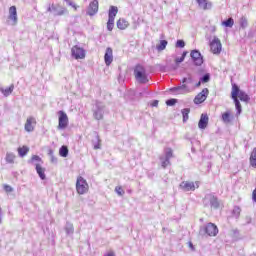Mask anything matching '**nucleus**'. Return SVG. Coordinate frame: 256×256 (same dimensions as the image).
<instances>
[{
	"label": "nucleus",
	"mask_w": 256,
	"mask_h": 256,
	"mask_svg": "<svg viewBox=\"0 0 256 256\" xmlns=\"http://www.w3.org/2000/svg\"><path fill=\"white\" fill-rule=\"evenodd\" d=\"M189 113H191V109L190 108H184L182 110V115H183V122H187L189 120Z\"/></svg>",
	"instance_id": "32"
},
{
	"label": "nucleus",
	"mask_w": 256,
	"mask_h": 256,
	"mask_svg": "<svg viewBox=\"0 0 256 256\" xmlns=\"http://www.w3.org/2000/svg\"><path fill=\"white\" fill-rule=\"evenodd\" d=\"M232 217L235 219H239L241 217V208L239 206H235L232 210Z\"/></svg>",
	"instance_id": "30"
},
{
	"label": "nucleus",
	"mask_w": 256,
	"mask_h": 256,
	"mask_svg": "<svg viewBox=\"0 0 256 256\" xmlns=\"http://www.w3.org/2000/svg\"><path fill=\"white\" fill-rule=\"evenodd\" d=\"M159 105V100H154L152 102V107H157Z\"/></svg>",
	"instance_id": "51"
},
{
	"label": "nucleus",
	"mask_w": 256,
	"mask_h": 256,
	"mask_svg": "<svg viewBox=\"0 0 256 256\" xmlns=\"http://www.w3.org/2000/svg\"><path fill=\"white\" fill-rule=\"evenodd\" d=\"M209 96V89L204 88L200 93L197 94V96L194 98L195 105H201V103H204V101L207 100V97Z\"/></svg>",
	"instance_id": "12"
},
{
	"label": "nucleus",
	"mask_w": 256,
	"mask_h": 256,
	"mask_svg": "<svg viewBox=\"0 0 256 256\" xmlns=\"http://www.w3.org/2000/svg\"><path fill=\"white\" fill-rule=\"evenodd\" d=\"M76 191L78 195H85V193L89 191V184L87 183V180H85V178L82 176L77 178Z\"/></svg>",
	"instance_id": "5"
},
{
	"label": "nucleus",
	"mask_w": 256,
	"mask_h": 256,
	"mask_svg": "<svg viewBox=\"0 0 256 256\" xmlns=\"http://www.w3.org/2000/svg\"><path fill=\"white\" fill-rule=\"evenodd\" d=\"M244 225H249V224H251V221H252V219H251V216H246L245 218H244Z\"/></svg>",
	"instance_id": "48"
},
{
	"label": "nucleus",
	"mask_w": 256,
	"mask_h": 256,
	"mask_svg": "<svg viewBox=\"0 0 256 256\" xmlns=\"http://www.w3.org/2000/svg\"><path fill=\"white\" fill-rule=\"evenodd\" d=\"M219 233V228L213 223H208L205 227L200 229V235H208L209 237H215Z\"/></svg>",
	"instance_id": "6"
},
{
	"label": "nucleus",
	"mask_w": 256,
	"mask_h": 256,
	"mask_svg": "<svg viewBox=\"0 0 256 256\" xmlns=\"http://www.w3.org/2000/svg\"><path fill=\"white\" fill-rule=\"evenodd\" d=\"M69 127V116L65 111L60 110L58 111V126L57 129L63 131V129H67Z\"/></svg>",
	"instance_id": "4"
},
{
	"label": "nucleus",
	"mask_w": 256,
	"mask_h": 256,
	"mask_svg": "<svg viewBox=\"0 0 256 256\" xmlns=\"http://www.w3.org/2000/svg\"><path fill=\"white\" fill-rule=\"evenodd\" d=\"M235 89H237L236 99H240V101H243L244 103H249V101H251V98L249 97V95H247V93H245V91L239 89V86L237 84H232L231 93H233Z\"/></svg>",
	"instance_id": "10"
},
{
	"label": "nucleus",
	"mask_w": 256,
	"mask_h": 256,
	"mask_svg": "<svg viewBox=\"0 0 256 256\" xmlns=\"http://www.w3.org/2000/svg\"><path fill=\"white\" fill-rule=\"evenodd\" d=\"M105 256H115L114 252H109L108 254H106Z\"/></svg>",
	"instance_id": "55"
},
{
	"label": "nucleus",
	"mask_w": 256,
	"mask_h": 256,
	"mask_svg": "<svg viewBox=\"0 0 256 256\" xmlns=\"http://www.w3.org/2000/svg\"><path fill=\"white\" fill-rule=\"evenodd\" d=\"M250 165L256 169V147L253 149L250 155Z\"/></svg>",
	"instance_id": "26"
},
{
	"label": "nucleus",
	"mask_w": 256,
	"mask_h": 256,
	"mask_svg": "<svg viewBox=\"0 0 256 256\" xmlns=\"http://www.w3.org/2000/svg\"><path fill=\"white\" fill-rule=\"evenodd\" d=\"M190 57L193 59L197 67L203 65V56H201V52H199V50H193L190 54Z\"/></svg>",
	"instance_id": "15"
},
{
	"label": "nucleus",
	"mask_w": 256,
	"mask_h": 256,
	"mask_svg": "<svg viewBox=\"0 0 256 256\" xmlns=\"http://www.w3.org/2000/svg\"><path fill=\"white\" fill-rule=\"evenodd\" d=\"M94 149H101V139H99V135H96V143H94Z\"/></svg>",
	"instance_id": "41"
},
{
	"label": "nucleus",
	"mask_w": 256,
	"mask_h": 256,
	"mask_svg": "<svg viewBox=\"0 0 256 256\" xmlns=\"http://www.w3.org/2000/svg\"><path fill=\"white\" fill-rule=\"evenodd\" d=\"M160 161L163 169H167V167L171 165V160H169L168 158H164L163 156L160 157Z\"/></svg>",
	"instance_id": "31"
},
{
	"label": "nucleus",
	"mask_w": 256,
	"mask_h": 256,
	"mask_svg": "<svg viewBox=\"0 0 256 256\" xmlns=\"http://www.w3.org/2000/svg\"><path fill=\"white\" fill-rule=\"evenodd\" d=\"M59 155L61 157H67V155H69V148H67V146H62L59 150Z\"/></svg>",
	"instance_id": "35"
},
{
	"label": "nucleus",
	"mask_w": 256,
	"mask_h": 256,
	"mask_svg": "<svg viewBox=\"0 0 256 256\" xmlns=\"http://www.w3.org/2000/svg\"><path fill=\"white\" fill-rule=\"evenodd\" d=\"M231 98L233 99L237 111V115H241L242 107L239 98H237V88H234V91L231 92Z\"/></svg>",
	"instance_id": "16"
},
{
	"label": "nucleus",
	"mask_w": 256,
	"mask_h": 256,
	"mask_svg": "<svg viewBox=\"0 0 256 256\" xmlns=\"http://www.w3.org/2000/svg\"><path fill=\"white\" fill-rule=\"evenodd\" d=\"M113 27H115V20L108 19V22H107L108 31H113Z\"/></svg>",
	"instance_id": "39"
},
{
	"label": "nucleus",
	"mask_w": 256,
	"mask_h": 256,
	"mask_svg": "<svg viewBox=\"0 0 256 256\" xmlns=\"http://www.w3.org/2000/svg\"><path fill=\"white\" fill-rule=\"evenodd\" d=\"M97 13H99V1L93 0L87 7L86 15H89V17H94V15H97Z\"/></svg>",
	"instance_id": "11"
},
{
	"label": "nucleus",
	"mask_w": 256,
	"mask_h": 256,
	"mask_svg": "<svg viewBox=\"0 0 256 256\" xmlns=\"http://www.w3.org/2000/svg\"><path fill=\"white\" fill-rule=\"evenodd\" d=\"M222 120L224 121V123H231V114L229 112H225L222 115Z\"/></svg>",
	"instance_id": "37"
},
{
	"label": "nucleus",
	"mask_w": 256,
	"mask_h": 256,
	"mask_svg": "<svg viewBox=\"0 0 256 256\" xmlns=\"http://www.w3.org/2000/svg\"><path fill=\"white\" fill-rule=\"evenodd\" d=\"M28 153H29V147L23 146L18 148V155L20 157H25V155H27Z\"/></svg>",
	"instance_id": "29"
},
{
	"label": "nucleus",
	"mask_w": 256,
	"mask_h": 256,
	"mask_svg": "<svg viewBox=\"0 0 256 256\" xmlns=\"http://www.w3.org/2000/svg\"><path fill=\"white\" fill-rule=\"evenodd\" d=\"M67 5H69L70 7H73V9H75V11H77V5H75V3H73L71 0H64Z\"/></svg>",
	"instance_id": "44"
},
{
	"label": "nucleus",
	"mask_w": 256,
	"mask_h": 256,
	"mask_svg": "<svg viewBox=\"0 0 256 256\" xmlns=\"http://www.w3.org/2000/svg\"><path fill=\"white\" fill-rule=\"evenodd\" d=\"M180 188L183 190V191H195V183L193 182H189V181H183L181 182L180 184Z\"/></svg>",
	"instance_id": "21"
},
{
	"label": "nucleus",
	"mask_w": 256,
	"mask_h": 256,
	"mask_svg": "<svg viewBox=\"0 0 256 256\" xmlns=\"http://www.w3.org/2000/svg\"><path fill=\"white\" fill-rule=\"evenodd\" d=\"M201 80L198 82V83H196V85H195V87H201Z\"/></svg>",
	"instance_id": "56"
},
{
	"label": "nucleus",
	"mask_w": 256,
	"mask_h": 256,
	"mask_svg": "<svg viewBox=\"0 0 256 256\" xmlns=\"http://www.w3.org/2000/svg\"><path fill=\"white\" fill-rule=\"evenodd\" d=\"M71 55L74 59H85V49L79 46H73L71 49Z\"/></svg>",
	"instance_id": "13"
},
{
	"label": "nucleus",
	"mask_w": 256,
	"mask_h": 256,
	"mask_svg": "<svg viewBox=\"0 0 256 256\" xmlns=\"http://www.w3.org/2000/svg\"><path fill=\"white\" fill-rule=\"evenodd\" d=\"M13 89H15V86L12 84L7 88H0L1 93L4 95V97H9L13 93Z\"/></svg>",
	"instance_id": "23"
},
{
	"label": "nucleus",
	"mask_w": 256,
	"mask_h": 256,
	"mask_svg": "<svg viewBox=\"0 0 256 256\" xmlns=\"http://www.w3.org/2000/svg\"><path fill=\"white\" fill-rule=\"evenodd\" d=\"M117 27L121 31H124V29H127V27H129V22L127 20H125V19H119L117 21Z\"/></svg>",
	"instance_id": "24"
},
{
	"label": "nucleus",
	"mask_w": 256,
	"mask_h": 256,
	"mask_svg": "<svg viewBox=\"0 0 256 256\" xmlns=\"http://www.w3.org/2000/svg\"><path fill=\"white\" fill-rule=\"evenodd\" d=\"M200 9L203 11H208L209 9L213 8V3L207 0H196Z\"/></svg>",
	"instance_id": "18"
},
{
	"label": "nucleus",
	"mask_w": 256,
	"mask_h": 256,
	"mask_svg": "<svg viewBox=\"0 0 256 256\" xmlns=\"http://www.w3.org/2000/svg\"><path fill=\"white\" fill-rule=\"evenodd\" d=\"M47 13H52L54 17H62V15H69V10L59 4L52 3L48 5Z\"/></svg>",
	"instance_id": "2"
},
{
	"label": "nucleus",
	"mask_w": 256,
	"mask_h": 256,
	"mask_svg": "<svg viewBox=\"0 0 256 256\" xmlns=\"http://www.w3.org/2000/svg\"><path fill=\"white\" fill-rule=\"evenodd\" d=\"M247 25H248L247 18L242 17V18L240 19V27H241L242 29H247Z\"/></svg>",
	"instance_id": "38"
},
{
	"label": "nucleus",
	"mask_w": 256,
	"mask_h": 256,
	"mask_svg": "<svg viewBox=\"0 0 256 256\" xmlns=\"http://www.w3.org/2000/svg\"><path fill=\"white\" fill-rule=\"evenodd\" d=\"M4 190L6 191V193H12L13 187H11L10 185L5 184L4 185Z\"/></svg>",
	"instance_id": "46"
},
{
	"label": "nucleus",
	"mask_w": 256,
	"mask_h": 256,
	"mask_svg": "<svg viewBox=\"0 0 256 256\" xmlns=\"http://www.w3.org/2000/svg\"><path fill=\"white\" fill-rule=\"evenodd\" d=\"M15 154H13V153H11V152H8L7 154H6V163H10V164H13V163H15Z\"/></svg>",
	"instance_id": "33"
},
{
	"label": "nucleus",
	"mask_w": 256,
	"mask_h": 256,
	"mask_svg": "<svg viewBox=\"0 0 256 256\" xmlns=\"http://www.w3.org/2000/svg\"><path fill=\"white\" fill-rule=\"evenodd\" d=\"M252 199H253V201H255V203H256V188H255V190H254L253 193H252Z\"/></svg>",
	"instance_id": "52"
},
{
	"label": "nucleus",
	"mask_w": 256,
	"mask_h": 256,
	"mask_svg": "<svg viewBox=\"0 0 256 256\" xmlns=\"http://www.w3.org/2000/svg\"><path fill=\"white\" fill-rule=\"evenodd\" d=\"M117 13H119V9L117 8V6H111L109 9L108 19L115 21Z\"/></svg>",
	"instance_id": "22"
},
{
	"label": "nucleus",
	"mask_w": 256,
	"mask_h": 256,
	"mask_svg": "<svg viewBox=\"0 0 256 256\" xmlns=\"http://www.w3.org/2000/svg\"><path fill=\"white\" fill-rule=\"evenodd\" d=\"M52 163H57V158L52 156Z\"/></svg>",
	"instance_id": "57"
},
{
	"label": "nucleus",
	"mask_w": 256,
	"mask_h": 256,
	"mask_svg": "<svg viewBox=\"0 0 256 256\" xmlns=\"http://www.w3.org/2000/svg\"><path fill=\"white\" fill-rule=\"evenodd\" d=\"M232 233H233L234 237H239V230L238 229L232 230Z\"/></svg>",
	"instance_id": "50"
},
{
	"label": "nucleus",
	"mask_w": 256,
	"mask_h": 256,
	"mask_svg": "<svg viewBox=\"0 0 256 256\" xmlns=\"http://www.w3.org/2000/svg\"><path fill=\"white\" fill-rule=\"evenodd\" d=\"M191 83H193V78L191 76L188 78H183L182 85L172 88L171 91L179 93L180 95L191 93V87L188 86L191 85Z\"/></svg>",
	"instance_id": "1"
},
{
	"label": "nucleus",
	"mask_w": 256,
	"mask_h": 256,
	"mask_svg": "<svg viewBox=\"0 0 256 256\" xmlns=\"http://www.w3.org/2000/svg\"><path fill=\"white\" fill-rule=\"evenodd\" d=\"M221 25L223 27H229L231 29V27L235 25V20H233V18H228L227 20L222 21Z\"/></svg>",
	"instance_id": "28"
},
{
	"label": "nucleus",
	"mask_w": 256,
	"mask_h": 256,
	"mask_svg": "<svg viewBox=\"0 0 256 256\" xmlns=\"http://www.w3.org/2000/svg\"><path fill=\"white\" fill-rule=\"evenodd\" d=\"M134 75L138 82L140 83H148L149 79L147 78V72L145 67L142 65H137L134 69Z\"/></svg>",
	"instance_id": "3"
},
{
	"label": "nucleus",
	"mask_w": 256,
	"mask_h": 256,
	"mask_svg": "<svg viewBox=\"0 0 256 256\" xmlns=\"http://www.w3.org/2000/svg\"><path fill=\"white\" fill-rule=\"evenodd\" d=\"M177 103V99L172 98L166 101V105H168V107H173V105H175Z\"/></svg>",
	"instance_id": "42"
},
{
	"label": "nucleus",
	"mask_w": 256,
	"mask_h": 256,
	"mask_svg": "<svg viewBox=\"0 0 256 256\" xmlns=\"http://www.w3.org/2000/svg\"><path fill=\"white\" fill-rule=\"evenodd\" d=\"M165 159L171 160L173 157V150L171 148L165 149V156H163Z\"/></svg>",
	"instance_id": "36"
},
{
	"label": "nucleus",
	"mask_w": 256,
	"mask_h": 256,
	"mask_svg": "<svg viewBox=\"0 0 256 256\" xmlns=\"http://www.w3.org/2000/svg\"><path fill=\"white\" fill-rule=\"evenodd\" d=\"M167 40H161L160 44L156 46L157 51H165L166 47H167Z\"/></svg>",
	"instance_id": "34"
},
{
	"label": "nucleus",
	"mask_w": 256,
	"mask_h": 256,
	"mask_svg": "<svg viewBox=\"0 0 256 256\" xmlns=\"http://www.w3.org/2000/svg\"><path fill=\"white\" fill-rule=\"evenodd\" d=\"M207 125H209V116L207 114H201L198 122L199 129H207Z\"/></svg>",
	"instance_id": "19"
},
{
	"label": "nucleus",
	"mask_w": 256,
	"mask_h": 256,
	"mask_svg": "<svg viewBox=\"0 0 256 256\" xmlns=\"http://www.w3.org/2000/svg\"><path fill=\"white\" fill-rule=\"evenodd\" d=\"M183 59H185V57H187V51H184L183 53H182V56H181Z\"/></svg>",
	"instance_id": "54"
},
{
	"label": "nucleus",
	"mask_w": 256,
	"mask_h": 256,
	"mask_svg": "<svg viewBox=\"0 0 256 256\" xmlns=\"http://www.w3.org/2000/svg\"><path fill=\"white\" fill-rule=\"evenodd\" d=\"M104 61L107 65V67H109V65H111V63H113V49L111 48H107L105 55H104Z\"/></svg>",
	"instance_id": "20"
},
{
	"label": "nucleus",
	"mask_w": 256,
	"mask_h": 256,
	"mask_svg": "<svg viewBox=\"0 0 256 256\" xmlns=\"http://www.w3.org/2000/svg\"><path fill=\"white\" fill-rule=\"evenodd\" d=\"M176 47H179L180 49H183V47H185V41L177 40Z\"/></svg>",
	"instance_id": "43"
},
{
	"label": "nucleus",
	"mask_w": 256,
	"mask_h": 256,
	"mask_svg": "<svg viewBox=\"0 0 256 256\" xmlns=\"http://www.w3.org/2000/svg\"><path fill=\"white\" fill-rule=\"evenodd\" d=\"M49 155H53V150H50V151H49Z\"/></svg>",
	"instance_id": "58"
},
{
	"label": "nucleus",
	"mask_w": 256,
	"mask_h": 256,
	"mask_svg": "<svg viewBox=\"0 0 256 256\" xmlns=\"http://www.w3.org/2000/svg\"><path fill=\"white\" fill-rule=\"evenodd\" d=\"M8 19H10V21H12V25H17V7L15 6H11L9 8V16Z\"/></svg>",
	"instance_id": "17"
},
{
	"label": "nucleus",
	"mask_w": 256,
	"mask_h": 256,
	"mask_svg": "<svg viewBox=\"0 0 256 256\" xmlns=\"http://www.w3.org/2000/svg\"><path fill=\"white\" fill-rule=\"evenodd\" d=\"M183 61H185V60H184V58H182V56H181L180 58H176V59H175V63H176L177 65H179V63H183Z\"/></svg>",
	"instance_id": "49"
},
{
	"label": "nucleus",
	"mask_w": 256,
	"mask_h": 256,
	"mask_svg": "<svg viewBox=\"0 0 256 256\" xmlns=\"http://www.w3.org/2000/svg\"><path fill=\"white\" fill-rule=\"evenodd\" d=\"M35 125H37V120H35V117L30 116L26 120L24 129L27 133H33V131H35Z\"/></svg>",
	"instance_id": "14"
},
{
	"label": "nucleus",
	"mask_w": 256,
	"mask_h": 256,
	"mask_svg": "<svg viewBox=\"0 0 256 256\" xmlns=\"http://www.w3.org/2000/svg\"><path fill=\"white\" fill-rule=\"evenodd\" d=\"M115 191H116V193H118V195H125V191H123V188H121L120 186H117L116 188H115Z\"/></svg>",
	"instance_id": "45"
},
{
	"label": "nucleus",
	"mask_w": 256,
	"mask_h": 256,
	"mask_svg": "<svg viewBox=\"0 0 256 256\" xmlns=\"http://www.w3.org/2000/svg\"><path fill=\"white\" fill-rule=\"evenodd\" d=\"M204 207H211V209H219V200L217 197L207 194L203 199Z\"/></svg>",
	"instance_id": "8"
},
{
	"label": "nucleus",
	"mask_w": 256,
	"mask_h": 256,
	"mask_svg": "<svg viewBox=\"0 0 256 256\" xmlns=\"http://www.w3.org/2000/svg\"><path fill=\"white\" fill-rule=\"evenodd\" d=\"M200 81L202 83H209V81H211V75L205 74L202 78H200Z\"/></svg>",
	"instance_id": "40"
},
{
	"label": "nucleus",
	"mask_w": 256,
	"mask_h": 256,
	"mask_svg": "<svg viewBox=\"0 0 256 256\" xmlns=\"http://www.w3.org/2000/svg\"><path fill=\"white\" fill-rule=\"evenodd\" d=\"M34 161H41V157L38 155H33L29 163H33Z\"/></svg>",
	"instance_id": "47"
},
{
	"label": "nucleus",
	"mask_w": 256,
	"mask_h": 256,
	"mask_svg": "<svg viewBox=\"0 0 256 256\" xmlns=\"http://www.w3.org/2000/svg\"><path fill=\"white\" fill-rule=\"evenodd\" d=\"M210 51L213 55H221V51H223V44L217 36H214L210 42Z\"/></svg>",
	"instance_id": "7"
},
{
	"label": "nucleus",
	"mask_w": 256,
	"mask_h": 256,
	"mask_svg": "<svg viewBox=\"0 0 256 256\" xmlns=\"http://www.w3.org/2000/svg\"><path fill=\"white\" fill-rule=\"evenodd\" d=\"M65 232L66 235H73V233H75V228L73 227V224L67 222L65 226Z\"/></svg>",
	"instance_id": "27"
},
{
	"label": "nucleus",
	"mask_w": 256,
	"mask_h": 256,
	"mask_svg": "<svg viewBox=\"0 0 256 256\" xmlns=\"http://www.w3.org/2000/svg\"><path fill=\"white\" fill-rule=\"evenodd\" d=\"M105 113V105L102 102H96L93 108V117L96 121H101Z\"/></svg>",
	"instance_id": "9"
},
{
	"label": "nucleus",
	"mask_w": 256,
	"mask_h": 256,
	"mask_svg": "<svg viewBox=\"0 0 256 256\" xmlns=\"http://www.w3.org/2000/svg\"><path fill=\"white\" fill-rule=\"evenodd\" d=\"M2 215H3V211H2V209H1V207H0V225H1V223L3 222Z\"/></svg>",
	"instance_id": "53"
},
{
	"label": "nucleus",
	"mask_w": 256,
	"mask_h": 256,
	"mask_svg": "<svg viewBox=\"0 0 256 256\" xmlns=\"http://www.w3.org/2000/svg\"><path fill=\"white\" fill-rule=\"evenodd\" d=\"M36 172L39 175L40 179H42V181H45V168H42L39 164H36Z\"/></svg>",
	"instance_id": "25"
}]
</instances>
